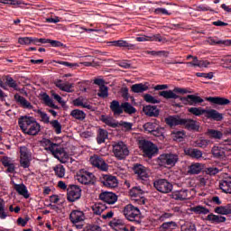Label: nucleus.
I'll list each match as a JSON object with an SVG mask.
<instances>
[{
	"label": "nucleus",
	"mask_w": 231,
	"mask_h": 231,
	"mask_svg": "<svg viewBox=\"0 0 231 231\" xmlns=\"http://www.w3.org/2000/svg\"><path fill=\"white\" fill-rule=\"evenodd\" d=\"M83 231H102V227L97 225H88Z\"/></svg>",
	"instance_id": "obj_56"
},
{
	"label": "nucleus",
	"mask_w": 231,
	"mask_h": 231,
	"mask_svg": "<svg viewBox=\"0 0 231 231\" xmlns=\"http://www.w3.org/2000/svg\"><path fill=\"white\" fill-rule=\"evenodd\" d=\"M43 102L49 107H52V109H59V106L53 104V100L50 98V96L48 94H43Z\"/></svg>",
	"instance_id": "obj_47"
},
{
	"label": "nucleus",
	"mask_w": 231,
	"mask_h": 231,
	"mask_svg": "<svg viewBox=\"0 0 231 231\" xmlns=\"http://www.w3.org/2000/svg\"><path fill=\"white\" fill-rule=\"evenodd\" d=\"M108 44H111V46H116V48H127L128 50H134V44H131L127 42V41L124 40L108 42Z\"/></svg>",
	"instance_id": "obj_25"
},
{
	"label": "nucleus",
	"mask_w": 231,
	"mask_h": 231,
	"mask_svg": "<svg viewBox=\"0 0 231 231\" xmlns=\"http://www.w3.org/2000/svg\"><path fill=\"white\" fill-rule=\"evenodd\" d=\"M20 158L32 160V155L28 153V148L26 146L20 147Z\"/></svg>",
	"instance_id": "obj_48"
},
{
	"label": "nucleus",
	"mask_w": 231,
	"mask_h": 231,
	"mask_svg": "<svg viewBox=\"0 0 231 231\" xmlns=\"http://www.w3.org/2000/svg\"><path fill=\"white\" fill-rule=\"evenodd\" d=\"M121 107H123V111L127 113V115H134V113H136V108H134L129 102L122 103Z\"/></svg>",
	"instance_id": "obj_41"
},
{
	"label": "nucleus",
	"mask_w": 231,
	"mask_h": 231,
	"mask_svg": "<svg viewBox=\"0 0 231 231\" xmlns=\"http://www.w3.org/2000/svg\"><path fill=\"white\" fill-rule=\"evenodd\" d=\"M81 196H82V189H80V187L77 185H70L67 189V199L70 203L77 201V199H80Z\"/></svg>",
	"instance_id": "obj_10"
},
{
	"label": "nucleus",
	"mask_w": 231,
	"mask_h": 231,
	"mask_svg": "<svg viewBox=\"0 0 231 231\" xmlns=\"http://www.w3.org/2000/svg\"><path fill=\"white\" fill-rule=\"evenodd\" d=\"M14 189L20 196H23L25 199L30 198V194H28V189L24 184H14Z\"/></svg>",
	"instance_id": "obj_28"
},
{
	"label": "nucleus",
	"mask_w": 231,
	"mask_h": 231,
	"mask_svg": "<svg viewBox=\"0 0 231 231\" xmlns=\"http://www.w3.org/2000/svg\"><path fill=\"white\" fill-rule=\"evenodd\" d=\"M212 152L215 158H224L225 157V152L221 149H219V147L215 146L212 149Z\"/></svg>",
	"instance_id": "obj_50"
},
{
	"label": "nucleus",
	"mask_w": 231,
	"mask_h": 231,
	"mask_svg": "<svg viewBox=\"0 0 231 231\" xmlns=\"http://www.w3.org/2000/svg\"><path fill=\"white\" fill-rule=\"evenodd\" d=\"M153 187H155L156 190L162 192V194H169V192L172 191V184L169 182L165 179H160L153 182Z\"/></svg>",
	"instance_id": "obj_11"
},
{
	"label": "nucleus",
	"mask_w": 231,
	"mask_h": 231,
	"mask_svg": "<svg viewBox=\"0 0 231 231\" xmlns=\"http://www.w3.org/2000/svg\"><path fill=\"white\" fill-rule=\"evenodd\" d=\"M204 172H206V174H208L209 176H216V174L219 172V169L216 167H207L206 165H204Z\"/></svg>",
	"instance_id": "obj_49"
},
{
	"label": "nucleus",
	"mask_w": 231,
	"mask_h": 231,
	"mask_svg": "<svg viewBox=\"0 0 231 231\" xmlns=\"http://www.w3.org/2000/svg\"><path fill=\"white\" fill-rule=\"evenodd\" d=\"M89 162L91 165H93V167H97V169H99V171H107V169H109V165L106 163V161L97 155L90 157Z\"/></svg>",
	"instance_id": "obj_12"
},
{
	"label": "nucleus",
	"mask_w": 231,
	"mask_h": 231,
	"mask_svg": "<svg viewBox=\"0 0 231 231\" xmlns=\"http://www.w3.org/2000/svg\"><path fill=\"white\" fill-rule=\"evenodd\" d=\"M209 138H214L215 140H221L223 138V133L214 129H208L206 133Z\"/></svg>",
	"instance_id": "obj_43"
},
{
	"label": "nucleus",
	"mask_w": 231,
	"mask_h": 231,
	"mask_svg": "<svg viewBox=\"0 0 231 231\" xmlns=\"http://www.w3.org/2000/svg\"><path fill=\"white\" fill-rule=\"evenodd\" d=\"M5 83L9 88H13V89H15L17 91V82L14 80L11 77H6Z\"/></svg>",
	"instance_id": "obj_53"
},
{
	"label": "nucleus",
	"mask_w": 231,
	"mask_h": 231,
	"mask_svg": "<svg viewBox=\"0 0 231 231\" xmlns=\"http://www.w3.org/2000/svg\"><path fill=\"white\" fill-rule=\"evenodd\" d=\"M184 152L187 156H190V158H201V156H203V152H201V151L198 150V149H192V148H189V149H185Z\"/></svg>",
	"instance_id": "obj_35"
},
{
	"label": "nucleus",
	"mask_w": 231,
	"mask_h": 231,
	"mask_svg": "<svg viewBox=\"0 0 231 231\" xmlns=\"http://www.w3.org/2000/svg\"><path fill=\"white\" fill-rule=\"evenodd\" d=\"M99 199L105 201V203H107L108 205H115V203L118 201V197L113 192L105 191L100 193Z\"/></svg>",
	"instance_id": "obj_14"
},
{
	"label": "nucleus",
	"mask_w": 231,
	"mask_h": 231,
	"mask_svg": "<svg viewBox=\"0 0 231 231\" xmlns=\"http://www.w3.org/2000/svg\"><path fill=\"white\" fill-rule=\"evenodd\" d=\"M144 101L148 104H160L161 100L155 99L151 94H145L143 96Z\"/></svg>",
	"instance_id": "obj_51"
},
{
	"label": "nucleus",
	"mask_w": 231,
	"mask_h": 231,
	"mask_svg": "<svg viewBox=\"0 0 231 231\" xmlns=\"http://www.w3.org/2000/svg\"><path fill=\"white\" fill-rule=\"evenodd\" d=\"M203 171V166L201 163H192L190 166L188 168V174L194 175V174H199Z\"/></svg>",
	"instance_id": "obj_31"
},
{
	"label": "nucleus",
	"mask_w": 231,
	"mask_h": 231,
	"mask_svg": "<svg viewBox=\"0 0 231 231\" xmlns=\"http://www.w3.org/2000/svg\"><path fill=\"white\" fill-rule=\"evenodd\" d=\"M76 180L79 183H81V185H95V181H97L95 175L86 170L78 171Z\"/></svg>",
	"instance_id": "obj_7"
},
{
	"label": "nucleus",
	"mask_w": 231,
	"mask_h": 231,
	"mask_svg": "<svg viewBox=\"0 0 231 231\" xmlns=\"http://www.w3.org/2000/svg\"><path fill=\"white\" fill-rule=\"evenodd\" d=\"M190 212H194V214H203V206H195L189 208Z\"/></svg>",
	"instance_id": "obj_61"
},
{
	"label": "nucleus",
	"mask_w": 231,
	"mask_h": 231,
	"mask_svg": "<svg viewBox=\"0 0 231 231\" xmlns=\"http://www.w3.org/2000/svg\"><path fill=\"white\" fill-rule=\"evenodd\" d=\"M54 85L56 86V88L60 89V91H65L66 93H73V88H75V85L73 83H62L60 79H56L54 81Z\"/></svg>",
	"instance_id": "obj_17"
},
{
	"label": "nucleus",
	"mask_w": 231,
	"mask_h": 231,
	"mask_svg": "<svg viewBox=\"0 0 231 231\" xmlns=\"http://www.w3.org/2000/svg\"><path fill=\"white\" fill-rule=\"evenodd\" d=\"M208 102H211V104H217V106H228L230 104V100L225 97H206Z\"/></svg>",
	"instance_id": "obj_27"
},
{
	"label": "nucleus",
	"mask_w": 231,
	"mask_h": 231,
	"mask_svg": "<svg viewBox=\"0 0 231 231\" xmlns=\"http://www.w3.org/2000/svg\"><path fill=\"white\" fill-rule=\"evenodd\" d=\"M159 97H163V98L170 99L173 98L176 100V98H180V96L176 95L174 91L172 90H162L159 92Z\"/></svg>",
	"instance_id": "obj_37"
},
{
	"label": "nucleus",
	"mask_w": 231,
	"mask_h": 231,
	"mask_svg": "<svg viewBox=\"0 0 231 231\" xmlns=\"http://www.w3.org/2000/svg\"><path fill=\"white\" fill-rule=\"evenodd\" d=\"M37 113L40 115L42 121L44 122V124H50V116H48L47 113H44L41 110H38Z\"/></svg>",
	"instance_id": "obj_54"
},
{
	"label": "nucleus",
	"mask_w": 231,
	"mask_h": 231,
	"mask_svg": "<svg viewBox=\"0 0 231 231\" xmlns=\"http://www.w3.org/2000/svg\"><path fill=\"white\" fill-rule=\"evenodd\" d=\"M147 89H149V87L143 83H137L131 87L132 93H143Z\"/></svg>",
	"instance_id": "obj_34"
},
{
	"label": "nucleus",
	"mask_w": 231,
	"mask_h": 231,
	"mask_svg": "<svg viewBox=\"0 0 231 231\" xmlns=\"http://www.w3.org/2000/svg\"><path fill=\"white\" fill-rule=\"evenodd\" d=\"M215 212L216 214H220L221 216H228V214H231V204L217 207L215 208Z\"/></svg>",
	"instance_id": "obj_33"
},
{
	"label": "nucleus",
	"mask_w": 231,
	"mask_h": 231,
	"mask_svg": "<svg viewBox=\"0 0 231 231\" xmlns=\"http://www.w3.org/2000/svg\"><path fill=\"white\" fill-rule=\"evenodd\" d=\"M135 41H137V42H145L146 41H158V42H167V39L162 37V35L160 34H155L152 36L143 35L140 37H136Z\"/></svg>",
	"instance_id": "obj_19"
},
{
	"label": "nucleus",
	"mask_w": 231,
	"mask_h": 231,
	"mask_svg": "<svg viewBox=\"0 0 231 231\" xmlns=\"http://www.w3.org/2000/svg\"><path fill=\"white\" fill-rule=\"evenodd\" d=\"M186 129H189V131H198L199 127L196 125V122L191 119H183L182 118V125Z\"/></svg>",
	"instance_id": "obj_32"
},
{
	"label": "nucleus",
	"mask_w": 231,
	"mask_h": 231,
	"mask_svg": "<svg viewBox=\"0 0 231 231\" xmlns=\"http://www.w3.org/2000/svg\"><path fill=\"white\" fill-rule=\"evenodd\" d=\"M51 127L54 129L56 134H60L62 133V125L59 122V120H52L50 122Z\"/></svg>",
	"instance_id": "obj_45"
},
{
	"label": "nucleus",
	"mask_w": 231,
	"mask_h": 231,
	"mask_svg": "<svg viewBox=\"0 0 231 231\" xmlns=\"http://www.w3.org/2000/svg\"><path fill=\"white\" fill-rule=\"evenodd\" d=\"M69 219L72 225H75L76 228L80 230L84 227V225L78 223H84V221H86V215L81 210H72L69 214Z\"/></svg>",
	"instance_id": "obj_8"
},
{
	"label": "nucleus",
	"mask_w": 231,
	"mask_h": 231,
	"mask_svg": "<svg viewBox=\"0 0 231 231\" xmlns=\"http://www.w3.org/2000/svg\"><path fill=\"white\" fill-rule=\"evenodd\" d=\"M109 225L116 231H129L122 219L115 218L109 223Z\"/></svg>",
	"instance_id": "obj_23"
},
{
	"label": "nucleus",
	"mask_w": 231,
	"mask_h": 231,
	"mask_svg": "<svg viewBox=\"0 0 231 231\" xmlns=\"http://www.w3.org/2000/svg\"><path fill=\"white\" fill-rule=\"evenodd\" d=\"M207 219L208 221H211V223H225V221H226V217L214 214H209Z\"/></svg>",
	"instance_id": "obj_38"
},
{
	"label": "nucleus",
	"mask_w": 231,
	"mask_h": 231,
	"mask_svg": "<svg viewBox=\"0 0 231 231\" xmlns=\"http://www.w3.org/2000/svg\"><path fill=\"white\" fill-rule=\"evenodd\" d=\"M171 197L177 201H185V199H189V189L174 191L171 193Z\"/></svg>",
	"instance_id": "obj_22"
},
{
	"label": "nucleus",
	"mask_w": 231,
	"mask_h": 231,
	"mask_svg": "<svg viewBox=\"0 0 231 231\" xmlns=\"http://www.w3.org/2000/svg\"><path fill=\"white\" fill-rule=\"evenodd\" d=\"M133 171L134 174L137 175V178H139V180H145V178H149L147 169L142 164H134L133 167Z\"/></svg>",
	"instance_id": "obj_18"
},
{
	"label": "nucleus",
	"mask_w": 231,
	"mask_h": 231,
	"mask_svg": "<svg viewBox=\"0 0 231 231\" xmlns=\"http://www.w3.org/2000/svg\"><path fill=\"white\" fill-rule=\"evenodd\" d=\"M14 100L18 104H20V106L24 109H33V106H32V103L26 100L24 97L20 96L19 94L14 95Z\"/></svg>",
	"instance_id": "obj_26"
},
{
	"label": "nucleus",
	"mask_w": 231,
	"mask_h": 231,
	"mask_svg": "<svg viewBox=\"0 0 231 231\" xmlns=\"http://www.w3.org/2000/svg\"><path fill=\"white\" fill-rule=\"evenodd\" d=\"M139 147L143 152L145 158H152L155 154H158V146H156L152 142L147 140H140Z\"/></svg>",
	"instance_id": "obj_5"
},
{
	"label": "nucleus",
	"mask_w": 231,
	"mask_h": 231,
	"mask_svg": "<svg viewBox=\"0 0 231 231\" xmlns=\"http://www.w3.org/2000/svg\"><path fill=\"white\" fill-rule=\"evenodd\" d=\"M18 43L23 45L32 44V37H23L18 39Z\"/></svg>",
	"instance_id": "obj_57"
},
{
	"label": "nucleus",
	"mask_w": 231,
	"mask_h": 231,
	"mask_svg": "<svg viewBox=\"0 0 231 231\" xmlns=\"http://www.w3.org/2000/svg\"><path fill=\"white\" fill-rule=\"evenodd\" d=\"M119 125H121V127H124L125 129V131H131L133 129L132 123L121 122V123H119Z\"/></svg>",
	"instance_id": "obj_63"
},
{
	"label": "nucleus",
	"mask_w": 231,
	"mask_h": 231,
	"mask_svg": "<svg viewBox=\"0 0 231 231\" xmlns=\"http://www.w3.org/2000/svg\"><path fill=\"white\" fill-rule=\"evenodd\" d=\"M107 209V207L102 203H97L92 207V210L96 216H101L102 212Z\"/></svg>",
	"instance_id": "obj_40"
},
{
	"label": "nucleus",
	"mask_w": 231,
	"mask_h": 231,
	"mask_svg": "<svg viewBox=\"0 0 231 231\" xmlns=\"http://www.w3.org/2000/svg\"><path fill=\"white\" fill-rule=\"evenodd\" d=\"M108 135H109V133L106 132V130L99 128L98 134L97 137V143H104L106 142V140H107Z\"/></svg>",
	"instance_id": "obj_39"
},
{
	"label": "nucleus",
	"mask_w": 231,
	"mask_h": 231,
	"mask_svg": "<svg viewBox=\"0 0 231 231\" xmlns=\"http://www.w3.org/2000/svg\"><path fill=\"white\" fill-rule=\"evenodd\" d=\"M97 97L100 98H107L109 97V88L107 86H101Z\"/></svg>",
	"instance_id": "obj_44"
},
{
	"label": "nucleus",
	"mask_w": 231,
	"mask_h": 231,
	"mask_svg": "<svg viewBox=\"0 0 231 231\" xmlns=\"http://www.w3.org/2000/svg\"><path fill=\"white\" fill-rule=\"evenodd\" d=\"M203 113L208 120H212L213 122H221L223 120V114L217 112V110H203Z\"/></svg>",
	"instance_id": "obj_15"
},
{
	"label": "nucleus",
	"mask_w": 231,
	"mask_h": 231,
	"mask_svg": "<svg viewBox=\"0 0 231 231\" xmlns=\"http://www.w3.org/2000/svg\"><path fill=\"white\" fill-rule=\"evenodd\" d=\"M180 102L185 106H196L197 104H201L203 99L198 96L194 95H188L187 97H180Z\"/></svg>",
	"instance_id": "obj_13"
},
{
	"label": "nucleus",
	"mask_w": 231,
	"mask_h": 231,
	"mask_svg": "<svg viewBox=\"0 0 231 231\" xmlns=\"http://www.w3.org/2000/svg\"><path fill=\"white\" fill-rule=\"evenodd\" d=\"M220 189L226 194H231V177H226L219 182Z\"/></svg>",
	"instance_id": "obj_24"
},
{
	"label": "nucleus",
	"mask_w": 231,
	"mask_h": 231,
	"mask_svg": "<svg viewBox=\"0 0 231 231\" xmlns=\"http://www.w3.org/2000/svg\"><path fill=\"white\" fill-rule=\"evenodd\" d=\"M189 113H191V115H195V116H201L203 115V109L198 108V107H190L188 109Z\"/></svg>",
	"instance_id": "obj_52"
},
{
	"label": "nucleus",
	"mask_w": 231,
	"mask_h": 231,
	"mask_svg": "<svg viewBox=\"0 0 231 231\" xmlns=\"http://www.w3.org/2000/svg\"><path fill=\"white\" fill-rule=\"evenodd\" d=\"M43 143L45 145V151H50L54 158H57L61 163H64V160L68 159V153L58 143H51L49 139L44 140Z\"/></svg>",
	"instance_id": "obj_2"
},
{
	"label": "nucleus",
	"mask_w": 231,
	"mask_h": 231,
	"mask_svg": "<svg viewBox=\"0 0 231 231\" xmlns=\"http://www.w3.org/2000/svg\"><path fill=\"white\" fill-rule=\"evenodd\" d=\"M49 44H51L53 48H62V46H64V43L59 41L50 40V39H49Z\"/></svg>",
	"instance_id": "obj_62"
},
{
	"label": "nucleus",
	"mask_w": 231,
	"mask_h": 231,
	"mask_svg": "<svg viewBox=\"0 0 231 231\" xmlns=\"http://www.w3.org/2000/svg\"><path fill=\"white\" fill-rule=\"evenodd\" d=\"M184 231H196V226L194 224H188L184 226Z\"/></svg>",
	"instance_id": "obj_64"
},
{
	"label": "nucleus",
	"mask_w": 231,
	"mask_h": 231,
	"mask_svg": "<svg viewBox=\"0 0 231 231\" xmlns=\"http://www.w3.org/2000/svg\"><path fill=\"white\" fill-rule=\"evenodd\" d=\"M70 116L72 118H75V120H79V122H82L86 120V113L80 109H74L70 112Z\"/></svg>",
	"instance_id": "obj_36"
},
{
	"label": "nucleus",
	"mask_w": 231,
	"mask_h": 231,
	"mask_svg": "<svg viewBox=\"0 0 231 231\" xmlns=\"http://www.w3.org/2000/svg\"><path fill=\"white\" fill-rule=\"evenodd\" d=\"M110 109L114 112V115H122V113H124V108L122 107V105L120 106V102L116 100H113L110 103Z\"/></svg>",
	"instance_id": "obj_30"
},
{
	"label": "nucleus",
	"mask_w": 231,
	"mask_h": 231,
	"mask_svg": "<svg viewBox=\"0 0 231 231\" xmlns=\"http://www.w3.org/2000/svg\"><path fill=\"white\" fill-rule=\"evenodd\" d=\"M100 120L103 122V124H106V125H108V127H113L114 129L119 125V123L110 116H101Z\"/></svg>",
	"instance_id": "obj_29"
},
{
	"label": "nucleus",
	"mask_w": 231,
	"mask_h": 231,
	"mask_svg": "<svg viewBox=\"0 0 231 231\" xmlns=\"http://www.w3.org/2000/svg\"><path fill=\"white\" fill-rule=\"evenodd\" d=\"M186 64L187 66H193L194 68H196L201 66V61L198 60V57H194L193 61L187 62Z\"/></svg>",
	"instance_id": "obj_60"
},
{
	"label": "nucleus",
	"mask_w": 231,
	"mask_h": 231,
	"mask_svg": "<svg viewBox=\"0 0 231 231\" xmlns=\"http://www.w3.org/2000/svg\"><path fill=\"white\" fill-rule=\"evenodd\" d=\"M18 125L23 133L29 134V136H37L41 131V125L32 116H20Z\"/></svg>",
	"instance_id": "obj_1"
},
{
	"label": "nucleus",
	"mask_w": 231,
	"mask_h": 231,
	"mask_svg": "<svg viewBox=\"0 0 231 231\" xmlns=\"http://www.w3.org/2000/svg\"><path fill=\"white\" fill-rule=\"evenodd\" d=\"M123 213L128 221H134L137 225L142 223V219H140V209L133 206V204L126 205L124 208Z\"/></svg>",
	"instance_id": "obj_4"
},
{
	"label": "nucleus",
	"mask_w": 231,
	"mask_h": 231,
	"mask_svg": "<svg viewBox=\"0 0 231 231\" xmlns=\"http://www.w3.org/2000/svg\"><path fill=\"white\" fill-rule=\"evenodd\" d=\"M143 129L147 133H150V134H152L153 136H163V134L165 133V128L161 127L156 123L148 122L143 125Z\"/></svg>",
	"instance_id": "obj_9"
},
{
	"label": "nucleus",
	"mask_w": 231,
	"mask_h": 231,
	"mask_svg": "<svg viewBox=\"0 0 231 231\" xmlns=\"http://www.w3.org/2000/svg\"><path fill=\"white\" fill-rule=\"evenodd\" d=\"M178 154L162 153L157 158V163L160 167H174L178 163Z\"/></svg>",
	"instance_id": "obj_6"
},
{
	"label": "nucleus",
	"mask_w": 231,
	"mask_h": 231,
	"mask_svg": "<svg viewBox=\"0 0 231 231\" xmlns=\"http://www.w3.org/2000/svg\"><path fill=\"white\" fill-rule=\"evenodd\" d=\"M0 217L5 219L6 217V213L5 212V200L0 199Z\"/></svg>",
	"instance_id": "obj_58"
},
{
	"label": "nucleus",
	"mask_w": 231,
	"mask_h": 231,
	"mask_svg": "<svg viewBox=\"0 0 231 231\" xmlns=\"http://www.w3.org/2000/svg\"><path fill=\"white\" fill-rule=\"evenodd\" d=\"M53 171L55 172V176L57 178H64L66 176V169L62 164H58L53 168Z\"/></svg>",
	"instance_id": "obj_42"
},
{
	"label": "nucleus",
	"mask_w": 231,
	"mask_h": 231,
	"mask_svg": "<svg viewBox=\"0 0 231 231\" xmlns=\"http://www.w3.org/2000/svg\"><path fill=\"white\" fill-rule=\"evenodd\" d=\"M32 159H21L20 158V166L23 169H28L31 165Z\"/></svg>",
	"instance_id": "obj_55"
},
{
	"label": "nucleus",
	"mask_w": 231,
	"mask_h": 231,
	"mask_svg": "<svg viewBox=\"0 0 231 231\" xmlns=\"http://www.w3.org/2000/svg\"><path fill=\"white\" fill-rule=\"evenodd\" d=\"M140 194H142V189L140 188L135 187L130 190V196L133 198H137Z\"/></svg>",
	"instance_id": "obj_59"
},
{
	"label": "nucleus",
	"mask_w": 231,
	"mask_h": 231,
	"mask_svg": "<svg viewBox=\"0 0 231 231\" xmlns=\"http://www.w3.org/2000/svg\"><path fill=\"white\" fill-rule=\"evenodd\" d=\"M164 122L170 127H176V125H182L183 118L180 116H170L164 119Z\"/></svg>",
	"instance_id": "obj_21"
},
{
	"label": "nucleus",
	"mask_w": 231,
	"mask_h": 231,
	"mask_svg": "<svg viewBox=\"0 0 231 231\" xmlns=\"http://www.w3.org/2000/svg\"><path fill=\"white\" fill-rule=\"evenodd\" d=\"M143 112L146 116L158 118L160 116V109L156 106L146 105L143 107Z\"/></svg>",
	"instance_id": "obj_16"
},
{
	"label": "nucleus",
	"mask_w": 231,
	"mask_h": 231,
	"mask_svg": "<svg viewBox=\"0 0 231 231\" xmlns=\"http://www.w3.org/2000/svg\"><path fill=\"white\" fill-rule=\"evenodd\" d=\"M177 225L176 222H165L162 225L161 228L162 231H172L174 228H176Z\"/></svg>",
	"instance_id": "obj_46"
},
{
	"label": "nucleus",
	"mask_w": 231,
	"mask_h": 231,
	"mask_svg": "<svg viewBox=\"0 0 231 231\" xmlns=\"http://www.w3.org/2000/svg\"><path fill=\"white\" fill-rule=\"evenodd\" d=\"M112 148L114 156H116L117 160H125V158L129 156V148L127 144L122 141L114 142Z\"/></svg>",
	"instance_id": "obj_3"
},
{
	"label": "nucleus",
	"mask_w": 231,
	"mask_h": 231,
	"mask_svg": "<svg viewBox=\"0 0 231 231\" xmlns=\"http://www.w3.org/2000/svg\"><path fill=\"white\" fill-rule=\"evenodd\" d=\"M103 180V185L108 187V189H116V187H118V180L113 175H105Z\"/></svg>",
	"instance_id": "obj_20"
}]
</instances>
